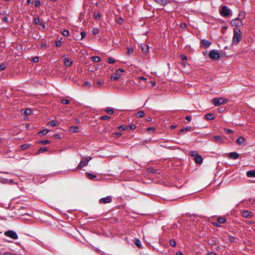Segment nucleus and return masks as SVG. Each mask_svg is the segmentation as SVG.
Here are the masks:
<instances>
[{
	"label": "nucleus",
	"mask_w": 255,
	"mask_h": 255,
	"mask_svg": "<svg viewBox=\"0 0 255 255\" xmlns=\"http://www.w3.org/2000/svg\"><path fill=\"white\" fill-rule=\"evenodd\" d=\"M242 38L241 30L237 27L234 28V35L233 37V44L237 45Z\"/></svg>",
	"instance_id": "1"
},
{
	"label": "nucleus",
	"mask_w": 255,
	"mask_h": 255,
	"mask_svg": "<svg viewBox=\"0 0 255 255\" xmlns=\"http://www.w3.org/2000/svg\"><path fill=\"white\" fill-rule=\"evenodd\" d=\"M228 99L224 98H214L212 100V102L215 106H219L221 105L225 104L227 103Z\"/></svg>",
	"instance_id": "2"
},
{
	"label": "nucleus",
	"mask_w": 255,
	"mask_h": 255,
	"mask_svg": "<svg viewBox=\"0 0 255 255\" xmlns=\"http://www.w3.org/2000/svg\"><path fill=\"white\" fill-rule=\"evenodd\" d=\"M220 14L224 17H227L229 16L231 13V10L228 8L227 6L224 5L221 7L219 10Z\"/></svg>",
	"instance_id": "3"
},
{
	"label": "nucleus",
	"mask_w": 255,
	"mask_h": 255,
	"mask_svg": "<svg viewBox=\"0 0 255 255\" xmlns=\"http://www.w3.org/2000/svg\"><path fill=\"white\" fill-rule=\"evenodd\" d=\"M92 159V157L90 156L86 157H83L81 161H80V163L79 164L77 168L80 169L85 166H86L89 161Z\"/></svg>",
	"instance_id": "4"
},
{
	"label": "nucleus",
	"mask_w": 255,
	"mask_h": 255,
	"mask_svg": "<svg viewBox=\"0 0 255 255\" xmlns=\"http://www.w3.org/2000/svg\"><path fill=\"white\" fill-rule=\"evenodd\" d=\"M209 56L210 58L215 60L218 59L220 57V54L215 50L211 51L209 53Z\"/></svg>",
	"instance_id": "5"
},
{
	"label": "nucleus",
	"mask_w": 255,
	"mask_h": 255,
	"mask_svg": "<svg viewBox=\"0 0 255 255\" xmlns=\"http://www.w3.org/2000/svg\"><path fill=\"white\" fill-rule=\"evenodd\" d=\"M4 235L7 237H10L13 239H17L18 236L16 233L12 231H8L4 233Z\"/></svg>",
	"instance_id": "6"
},
{
	"label": "nucleus",
	"mask_w": 255,
	"mask_h": 255,
	"mask_svg": "<svg viewBox=\"0 0 255 255\" xmlns=\"http://www.w3.org/2000/svg\"><path fill=\"white\" fill-rule=\"evenodd\" d=\"M112 196H109L100 199L99 202L100 204H107L111 203L112 202Z\"/></svg>",
	"instance_id": "7"
},
{
	"label": "nucleus",
	"mask_w": 255,
	"mask_h": 255,
	"mask_svg": "<svg viewBox=\"0 0 255 255\" xmlns=\"http://www.w3.org/2000/svg\"><path fill=\"white\" fill-rule=\"evenodd\" d=\"M125 72L124 70L122 69H119L117 70L115 76H111V79H114L115 80H118Z\"/></svg>",
	"instance_id": "8"
},
{
	"label": "nucleus",
	"mask_w": 255,
	"mask_h": 255,
	"mask_svg": "<svg viewBox=\"0 0 255 255\" xmlns=\"http://www.w3.org/2000/svg\"><path fill=\"white\" fill-rule=\"evenodd\" d=\"M214 141L218 144H222L225 142L223 138L219 135H215L213 137Z\"/></svg>",
	"instance_id": "9"
},
{
	"label": "nucleus",
	"mask_w": 255,
	"mask_h": 255,
	"mask_svg": "<svg viewBox=\"0 0 255 255\" xmlns=\"http://www.w3.org/2000/svg\"><path fill=\"white\" fill-rule=\"evenodd\" d=\"M231 24L233 25H235L237 26H240L242 25L243 23L241 20H239L238 18H236L234 19H233L231 21Z\"/></svg>",
	"instance_id": "10"
},
{
	"label": "nucleus",
	"mask_w": 255,
	"mask_h": 255,
	"mask_svg": "<svg viewBox=\"0 0 255 255\" xmlns=\"http://www.w3.org/2000/svg\"><path fill=\"white\" fill-rule=\"evenodd\" d=\"M34 21L36 24H39L43 28H45V23L42 20H40L38 18H35Z\"/></svg>",
	"instance_id": "11"
},
{
	"label": "nucleus",
	"mask_w": 255,
	"mask_h": 255,
	"mask_svg": "<svg viewBox=\"0 0 255 255\" xmlns=\"http://www.w3.org/2000/svg\"><path fill=\"white\" fill-rule=\"evenodd\" d=\"M63 59L64 60V65L67 67L71 66L73 62V61L71 59L66 57H63Z\"/></svg>",
	"instance_id": "12"
},
{
	"label": "nucleus",
	"mask_w": 255,
	"mask_h": 255,
	"mask_svg": "<svg viewBox=\"0 0 255 255\" xmlns=\"http://www.w3.org/2000/svg\"><path fill=\"white\" fill-rule=\"evenodd\" d=\"M237 142L239 145H245V139L243 136H240L237 139Z\"/></svg>",
	"instance_id": "13"
},
{
	"label": "nucleus",
	"mask_w": 255,
	"mask_h": 255,
	"mask_svg": "<svg viewBox=\"0 0 255 255\" xmlns=\"http://www.w3.org/2000/svg\"><path fill=\"white\" fill-rule=\"evenodd\" d=\"M253 213L249 211H244L243 212V216L245 218H249L250 217H253Z\"/></svg>",
	"instance_id": "14"
},
{
	"label": "nucleus",
	"mask_w": 255,
	"mask_h": 255,
	"mask_svg": "<svg viewBox=\"0 0 255 255\" xmlns=\"http://www.w3.org/2000/svg\"><path fill=\"white\" fill-rule=\"evenodd\" d=\"M194 160L196 163L200 164L202 162L203 158L200 155H198L196 157H195Z\"/></svg>",
	"instance_id": "15"
},
{
	"label": "nucleus",
	"mask_w": 255,
	"mask_h": 255,
	"mask_svg": "<svg viewBox=\"0 0 255 255\" xmlns=\"http://www.w3.org/2000/svg\"><path fill=\"white\" fill-rule=\"evenodd\" d=\"M229 156L232 159H237L239 157V154L235 152H233L230 153Z\"/></svg>",
	"instance_id": "16"
},
{
	"label": "nucleus",
	"mask_w": 255,
	"mask_h": 255,
	"mask_svg": "<svg viewBox=\"0 0 255 255\" xmlns=\"http://www.w3.org/2000/svg\"><path fill=\"white\" fill-rule=\"evenodd\" d=\"M141 49L143 53H147L149 50L148 46L145 44L141 45Z\"/></svg>",
	"instance_id": "17"
},
{
	"label": "nucleus",
	"mask_w": 255,
	"mask_h": 255,
	"mask_svg": "<svg viewBox=\"0 0 255 255\" xmlns=\"http://www.w3.org/2000/svg\"><path fill=\"white\" fill-rule=\"evenodd\" d=\"M59 124V122L57 121H52L51 122H49L47 125L53 127L56 126H58Z\"/></svg>",
	"instance_id": "18"
},
{
	"label": "nucleus",
	"mask_w": 255,
	"mask_h": 255,
	"mask_svg": "<svg viewBox=\"0 0 255 255\" xmlns=\"http://www.w3.org/2000/svg\"><path fill=\"white\" fill-rule=\"evenodd\" d=\"M247 176L249 177H255V171L251 170L247 172Z\"/></svg>",
	"instance_id": "19"
},
{
	"label": "nucleus",
	"mask_w": 255,
	"mask_h": 255,
	"mask_svg": "<svg viewBox=\"0 0 255 255\" xmlns=\"http://www.w3.org/2000/svg\"><path fill=\"white\" fill-rule=\"evenodd\" d=\"M201 43L206 47H209L211 44V43L210 41L206 40L205 39L202 40L201 41Z\"/></svg>",
	"instance_id": "20"
},
{
	"label": "nucleus",
	"mask_w": 255,
	"mask_h": 255,
	"mask_svg": "<svg viewBox=\"0 0 255 255\" xmlns=\"http://www.w3.org/2000/svg\"><path fill=\"white\" fill-rule=\"evenodd\" d=\"M192 130V128L191 127H186L185 128H182L181 129L179 133H183L184 132H186L187 131H189V130Z\"/></svg>",
	"instance_id": "21"
},
{
	"label": "nucleus",
	"mask_w": 255,
	"mask_h": 255,
	"mask_svg": "<svg viewBox=\"0 0 255 255\" xmlns=\"http://www.w3.org/2000/svg\"><path fill=\"white\" fill-rule=\"evenodd\" d=\"M79 131V128L78 127H71L70 128V131L72 132H77Z\"/></svg>",
	"instance_id": "22"
},
{
	"label": "nucleus",
	"mask_w": 255,
	"mask_h": 255,
	"mask_svg": "<svg viewBox=\"0 0 255 255\" xmlns=\"http://www.w3.org/2000/svg\"><path fill=\"white\" fill-rule=\"evenodd\" d=\"M245 16V13L244 12H240L238 15V17L237 18H238L239 20H241V21L244 18Z\"/></svg>",
	"instance_id": "23"
},
{
	"label": "nucleus",
	"mask_w": 255,
	"mask_h": 255,
	"mask_svg": "<svg viewBox=\"0 0 255 255\" xmlns=\"http://www.w3.org/2000/svg\"><path fill=\"white\" fill-rule=\"evenodd\" d=\"M86 174H87V177H88L89 179H91V180H95V179H96V175H93V174H91V173H90L87 172V173H86Z\"/></svg>",
	"instance_id": "24"
},
{
	"label": "nucleus",
	"mask_w": 255,
	"mask_h": 255,
	"mask_svg": "<svg viewBox=\"0 0 255 255\" xmlns=\"http://www.w3.org/2000/svg\"><path fill=\"white\" fill-rule=\"evenodd\" d=\"M205 118L207 120H211L214 119L213 115L212 114H208L205 116Z\"/></svg>",
	"instance_id": "25"
},
{
	"label": "nucleus",
	"mask_w": 255,
	"mask_h": 255,
	"mask_svg": "<svg viewBox=\"0 0 255 255\" xmlns=\"http://www.w3.org/2000/svg\"><path fill=\"white\" fill-rule=\"evenodd\" d=\"M136 115L138 117H139V118H142L144 117V113L143 111H140L139 112H138L136 114Z\"/></svg>",
	"instance_id": "26"
},
{
	"label": "nucleus",
	"mask_w": 255,
	"mask_h": 255,
	"mask_svg": "<svg viewBox=\"0 0 255 255\" xmlns=\"http://www.w3.org/2000/svg\"><path fill=\"white\" fill-rule=\"evenodd\" d=\"M217 221L219 223L223 224L226 222V219L224 217H221L218 218Z\"/></svg>",
	"instance_id": "27"
},
{
	"label": "nucleus",
	"mask_w": 255,
	"mask_h": 255,
	"mask_svg": "<svg viewBox=\"0 0 255 255\" xmlns=\"http://www.w3.org/2000/svg\"><path fill=\"white\" fill-rule=\"evenodd\" d=\"M105 111L109 114L111 115L114 113V110L110 108H107L105 109Z\"/></svg>",
	"instance_id": "28"
},
{
	"label": "nucleus",
	"mask_w": 255,
	"mask_h": 255,
	"mask_svg": "<svg viewBox=\"0 0 255 255\" xmlns=\"http://www.w3.org/2000/svg\"><path fill=\"white\" fill-rule=\"evenodd\" d=\"M156 2L160 4H162V5H164L165 4V3L167 2V0H154Z\"/></svg>",
	"instance_id": "29"
},
{
	"label": "nucleus",
	"mask_w": 255,
	"mask_h": 255,
	"mask_svg": "<svg viewBox=\"0 0 255 255\" xmlns=\"http://www.w3.org/2000/svg\"><path fill=\"white\" fill-rule=\"evenodd\" d=\"M92 32L94 35H96L99 32V30L98 28L95 27L92 29Z\"/></svg>",
	"instance_id": "30"
},
{
	"label": "nucleus",
	"mask_w": 255,
	"mask_h": 255,
	"mask_svg": "<svg viewBox=\"0 0 255 255\" xmlns=\"http://www.w3.org/2000/svg\"><path fill=\"white\" fill-rule=\"evenodd\" d=\"M94 17L96 19L99 20L101 18V15L99 12H95L94 14Z\"/></svg>",
	"instance_id": "31"
},
{
	"label": "nucleus",
	"mask_w": 255,
	"mask_h": 255,
	"mask_svg": "<svg viewBox=\"0 0 255 255\" xmlns=\"http://www.w3.org/2000/svg\"><path fill=\"white\" fill-rule=\"evenodd\" d=\"M134 243L138 248L140 247V246H141L140 241L138 239H135Z\"/></svg>",
	"instance_id": "32"
},
{
	"label": "nucleus",
	"mask_w": 255,
	"mask_h": 255,
	"mask_svg": "<svg viewBox=\"0 0 255 255\" xmlns=\"http://www.w3.org/2000/svg\"><path fill=\"white\" fill-rule=\"evenodd\" d=\"M93 61L95 62H99L100 61V58L98 56L92 57Z\"/></svg>",
	"instance_id": "33"
},
{
	"label": "nucleus",
	"mask_w": 255,
	"mask_h": 255,
	"mask_svg": "<svg viewBox=\"0 0 255 255\" xmlns=\"http://www.w3.org/2000/svg\"><path fill=\"white\" fill-rule=\"evenodd\" d=\"M91 86V84L89 82H86L83 84V86L86 88H90Z\"/></svg>",
	"instance_id": "34"
},
{
	"label": "nucleus",
	"mask_w": 255,
	"mask_h": 255,
	"mask_svg": "<svg viewBox=\"0 0 255 255\" xmlns=\"http://www.w3.org/2000/svg\"><path fill=\"white\" fill-rule=\"evenodd\" d=\"M136 128V126L134 125H129V126H127L126 127V129H128L129 128L130 130H132V129H134Z\"/></svg>",
	"instance_id": "35"
},
{
	"label": "nucleus",
	"mask_w": 255,
	"mask_h": 255,
	"mask_svg": "<svg viewBox=\"0 0 255 255\" xmlns=\"http://www.w3.org/2000/svg\"><path fill=\"white\" fill-rule=\"evenodd\" d=\"M62 33L64 36H67L69 35V31L68 30L64 29Z\"/></svg>",
	"instance_id": "36"
},
{
	"label": "nucleus",
	"mask_w": 255,
	"mask_h": 255,
	"mask_svg": "<svg viewBox=\"0 0 255 255\" xmlns=\"http://www.w3.org/2000/svg\"><path fill=\"white\" fill-rule=\"evenodd\" d=\"M169 244L171 246L173 247H175L176 246V242L174 240H170L169 241Z\"/></svg>",
	"instance_id": "37"
},
{
	"label": "nucleus",
	"mask_w": 255,
	"mask_h": 255,
	"mask_svg": "<svg viewBox=\"0 0 255 255\" xmlns=\"http://www.w3.org/2000/svg\"><path fill=\"white\" fill-rule=\"evenodd\" d=\"M61 102L63 104H69L70 103L69 100L65 99H62Z\"/></svg>",
	"instance_id": "38"
},
{
	"label": "nucleus",
	"mask_w": 255,
	"mask_h": 255,
	"mask_svg": "<svg viewBox=\"0 0 255 255\" xmlns=\"http://www.w3.org/2000/svg\"><path fill=\"white\" fill-rule=\"evenodd\" d=\"M47 150H48V149L46 147L40 148L38 150V153H41V152H43L46 151H47Z\"/></svg>",
	"instance_id": "39"
},
{
	"label": "nucleus",
	"mask_w": 255,
	"mask_h": 255,
	"mask_svg": "<svg viewBox=\"0 0 255 255\" xmlns=\"http://www.w3.org/2000/svg\"><path fill=\"white\" fill-rule=\"evenodd\" d=\"M115 60L112 57H109L108 59V62L110 64H113V63H115Z\"/></svg>",
	"instance_id": "40"
},
{
	"label": "nucleus",
	"mask_w": 255,
	"mask_h": 255,
	"mask_svg": "<svg viewBox=\"0 0 255 255\" xmlns=\"http://www.w3.org/2000/svg\"><path fill=\"white\" fill-rule=\"evenodd\" d=\"M133 50L132 48L128 47L127 54H128V55H130L133 52Z\"/></svg>",
	"instance_id": "41"
},
{
	"label": "nucleus",
	"mask_w": 255,
	"mask_h": 255,
	"mask_svg": "<svg viewBox=\"0 0 255 255\" xmlns=\"http://www.w3.org/2000/svg\"><path fill=\"white\" fill-rule=\"evenodd\" d=\"M31 113V111L29 109H26L24 111V114L26 115H30Z\"/></svg>",
	"instance_id": "42"
},
{
	"label": "nucleus",
	"mask_w": 255,
	"mask_h": 255,
	"mask_svg": "<svg viewBox=\"0 0 255 255\" xmlns=\"http://www.w3.org/2000/svg\"><path fill=\"white\" fill-rule=\"evenodd\" d=\"M48 132V130L47 129H43L39 132L40 133H41L43 135L47 134Z\"/></svg>",
	"instance_id": "43"
},
{
	"label": "nucleus",
	"mask_w": 255,
	"mask_h": 255,
	"mask_svg": "<svg viewBox=\"0 0 255 255\" xmlns=\"http://www.w3.org/2000/svg\"><path fill=\"white\" fill-rule=\"evenodd\" d=\"M28 147V144H24L21 145V148L22 150H24L26 149Z\"/></svg>",
	"instance_id": "44"
},
{
	"label": "nucleus",
	"mask_w": 255,
	"mask_h": 255,
	"mask_svg": "<svg viewBox=\"0 0 255 255\" xmlns=\"http://www.w3.org/2000/svg\"><path fill=\"white\" fill-rule=\"evenodd\" d=\"M110 117L108 116H104L101 118V119L102 120H109Z\"/></svg>",
	"instance_id": "45"
},
{
	"label": "nucleus",
	"mask_w": 255,
	"mask_h": 255,
	"mask_svg": "<svg viewBox=\"0 0 255 255\" xmlns=\"http://www.w3.org/2000/svg\"><path fill=\"white\" fill-rule=\"evenodd\" d=\"M190 155L192 156L196 157L198 154L197 153V152L195 151H192L190 152Z\"/></svg>",
	"instance_id": "46"
},
{
	"label": "nucleus",
	"mask_w": 255,
	"mask_h": 255,
	"mask_svg": "<svg viewBox=\"0 0 255 255\" xmlns=\"http://www.w3.org/2000/svg\"><path fill=\"white\" fill-rule=\"evenodd\" d=\"M49 142H50L49 140H41V141H40V143H43L44 144H48V143H49Z\"/></svg>",
	"instance_id": "47"
},
{
	"label": "nucleus",
	"mask_w": 255,
	"mask_h": 255,
	"mask_svg": "<svg viewBox=\"0 0 255 255\" xmlns=\"http://www.w3.org/2000/svg\"><path fill=\"white\" fill-rule=\"evenodd\" d=\"M61 44V40L55 42V45L57 47L60 46Z\"/></svg>",
	"instance_id": "48"
},
{
	"label": "nucleus",
	"mask_w": 255,
	"mask_h": 255,
	"mask_svg": "<svg viewBox=\"0 0 255 255\" xmlns=\"http://www.w3.org/2000/svg\"><path fill=\"white\" fill-rule=\"evenodd\" d=\"M224 130L225 131V132L227 133H231L233 132V131L232 130L230 129L224 128Z\"/></svg>",
	"instance_id": "49"
},
{
	"label": "nucleus",
	"mask_w": 255,
	"mask_h": 255,
	"mask_svg": "<svg viewBox=\"0 0 255 255\" xmlns=\"http://www.w3.org/2000/svg\"><path fill=\"white\" fill-rule=\"evenodd\" d=\"M5 68V65L4 64H0V71H2Z\"/></svg>",
	"instance_id": "50"
},
{
	"label": "nucleus",
	"mask_w": 255,
	"mask_h": 255,
	"mask_svg": "<svg viewBox=\"0 0 255 255\" xmlns=\"http://www.w3.org/2000/svg\"><path fill=\"white\" fill-rule=\"evenodd\" d=\"M81 36V39H83L86 36V33L84 31H82L80 33Z\"/></svg>",
	"instance_id": "51"
},
{
	"label": "nucleus",
	"mask_w": 255,
	"mask_h": 255,
	"mask_svg": "<svg viewBox=\"0 0 255 255\" xmlns=\"http://www.w3.org/2000/svg\"><path fill=\"white\" fill-rule=\"evenodd\" d=\"M113 135H114V137H119V136H120L121 135V133L120 132H116V133H114Z\"/></svg>",
	"instance_id": "52"
},
{
	"label": "nucleus",
	"mask_w": 255,
	"mask_h": 255,
	"mask_svg": "<svg viewBox=\"0 0 255 255\" xmlns=\"http://www.w3.org/2000/svg\"><path fill=\"white\" fill-rule=\"evenodd\" d=\"M138 79H139V82H141L142 81H145L146 80V78L143 77H139L138 78Z\"/></svg>",
	"instance_id": "53"
},
{
	"label": "nucleus",
	"mask_w": 255,
	"mask_h": 255,
	"mask_svg": "<svg viewBox=\"0 0 255 255\" xmlns=\"http://www.w3.org/2000/svg\"><path fill=\"white\" fill-rule=\"evenodd\" d=\"M186 26H187V24L185 23H181L180 24V27L182 28H185L186 27Z\"/></svg>",
	"instance_id": "54"
},
{
	"label": "nucleus",
	"mask_w": 255,
	"mask_h": 255,
	"mask_svg": "<svg viewBox=\"0 0 255 255\" xmlns=\"http://www.w3.org/2000/svg\"><path fill=\"white\" fill-rule=\"evenodd\" d=\"M103 82H102V81H100V80H98L97 81V85L98 87H100L102 85V84L103 83Z\"/></svg>",
	"instance_id": "55"
},
{
	"label": "nucleus",
	"mask_w": 255,
	"mask_h": 255,
	"mask_svg": "<svg viewBox=\"0 0 255 255\" xmlns=\"http://www.w3.org/2000/svg\"><path fill=\"white\" fill-rule=\"evenodd\" d=\"M40 5V1L38 0L37 1H36L35 3V6L36 7H38Z\"/></svg>",
	"instance_id": "56"
},
{
	"label": "nucleus",
	"mask_w": 255,
	"mask_h": 255,
	"mask_svg": "<svg viewBox=\"0 0 255 255\" xmlns=\"http://www.w3.org/2000/svg\"><path fill=\"white\" fill-rule=\"evenodd\" d=\"M119 128L120 130H123L127 129L126 127L125 128L123 126H121L119 127Z\"/></svg>",
	"instance_id": "57"
},
{
	"label": "nucleus",
	"mask_w": 255,
	"mask_h": 255,
	"mask_svg": "<svg viewBox=\"0 0 255 255\" xmlns=\"http://www.w3.org/2000/svg\"><path fill=\"white\" fill-rule=\"evenodd\" d=\"M2 255H17L13 254L11 253L7 252V253L3 254Z\"/></svg>",
	"instance_id": "58"
},
{
	"label": "nucleus",
	"mask_w": 255,
	"mask_h": 255,
	"mask_svg": "<svg viewBox=\"0 0 255 255\" xmlns=\"http://www.w3.org/2000/svg\"><path fill=\"white\" fill-rule=\"evenodd\" d=\"M181 58L183 61L187 60V58L185 55H182Z\"/></svg>",
	"instance_id": "59"
},
{
	"label": "nucleus",
	"mask_w": 255,
	"mask_h": 255,
	"mask_svg": "<svg viewBox=\"0 0 255 255\" xmlns=\"http://www.w3.org/2000/svg\"><path fill=\"white\" fill-rule=\"evenodd\" d=\"M186 120L188 121H191L192 120V117L191 116H187L186 118Z\"/></svg>",
	"instance_id": "60"
},
{
	"label": "nucleus",
	"mask_w": 255,
	"mask_h": 255,
	"mask_svg": "<svg viewBox=\"0 0 255 255\" xmlns=\"http://www.w3.org/2000/svg\"><path fill=\"white\" fill-rule=\"evenodd\" d=\"M38 61V58L36 57L33 59V61L34 62H37Z\"/></svg>",
	"instance_id": "61"
},
{
	"label": "nucleus",
	"mask_w": 255,
	"mask_h": 255,
	"mask_svg": "<svg viewBox=\"0 0 255 255\" xmlns=\"http://www.w3.org/2000/svg\"><path fill=\"white\" fill-rule=\"evenodd\" d=\"M3 20L6 22L8 21V18L7 17H4Z\"/></svg>",
	"instance_id": "62"
},
{
	"label": "nucleus",
	"mask_w": 255,
	"mask_h": 255,
	"mask_svg": "<svg viewBox=\"0 0 255 255\" xmlns=\"http://www.w3.org/2000/svg\"><path fill=\"white\" fill-rule=\"evenodd\" d=\"M207 255H216L214 253H210L208 254Z\"/></svg>",
	"instance_id": "63"
},
{
	"label": "nucleus",
	"mask_w": 255,
	"mask_h": 255,
	"mask_svg": "<svg viewBox=\"0 0 255 255\" xmlns=\"http://www.w3.org/2000/svg\"><path fill=\"white\" fill-rule=\"evenodd\" d=\"M176 255H183V254L180 252H177Z\"/></svg>",
	"instance_id": "64"
}]
</instances>
